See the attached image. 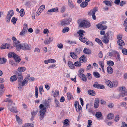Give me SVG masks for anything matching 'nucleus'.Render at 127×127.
Segmentation results:
<instances>
[{
    "instance_id": "1",
    "label": "nucleus",
    "mask_w": 127,
    "mask_h": 127,
    "mask_svg": "<svg viewBox=\"0 0 127 127\" xmlns=\"http://www.w3.org/2000/svg\"><path fill=\"white\" fill-rule=\"evenodd\" d=\"M39 108L41 109L39 112L40 119L41 120L43 119L46 112V110L48 108L47 104H45L44 105L41 104L39 106Z\"/></svg>"
},
{
    "instance_id": "2",
    "label": "nucleus",
    "mask_w": 127,
    "mask_h": 127,
    "mask_svg": "<svg viewBox=\"0 0 127 127\" xmlns=\"http://www.w3.org/2000/svg\"><path fill=\"white\" fill-rule=\"evenodd\" d=\"M77 22L80 27L87 28L91 26L90 23L86 20L79 19L78 20Z\"/></svg>"
},
{
    "instance_id": "3",
    "label": "nucleus",
    "mask_w": 127,
    "mask_h": 127,
    "mask_svg": "<svg viewBox=\"0 0 127 127\" xmlns=\"http://www.w3.org/2000/svg\"><path fill=\"white\" fill-rule=\"evenodd\" d=\"M13 101L10 98H9L8 102V104L7 105V107L8 108L9 110L11 112L16 113L17 111L16 110V107H14L13 105H15V104L13 103Z\"/></svg>"
},
{
    "instance_id": "4",
    "label": "nucleus",
    "mask_w": 127,
    "mask_h": 127,
    "mask_svg": "<svg viewBox=\"0 0 127 127\" xmlns=\"http://www.w3.org/2000/svg\"><path fill=\"white\" fill-rule=\"evenodd\" d=\"M8 56L9 57L14 58L17 62H19L20 61L21 59L19 56L14 52L9 53L8 54Z\"/></svg>"
},
{
    "instance_id": "5",
    "label": "nucleus",
    "mask_w": 127,
    "mask_h": 127,
    "mask_svg": "<svg viewBox=\"0 0 127 127\" xmlns=\"http://www.w3.org/2000/svg\"><path fill=\"white\" fill-rule=\"evenodd\" d=\"M20 47V50H30L31 48V46L26 43L21 44Z\"/></svg>"
},
{
    "instance_id": "6",
    "label": "nucleus",
    "mask_w": 127,
    "mask_h": 127,
    "mask_svg": "<svg viewBox=\"0 0 127 127\" xmlns=\"http://www.w3.org/2000/svg\"><path fill=\"white\" fill-rule=\"evenodd\" d=\"M86 108L88 112L90 113L93 114L94 113L93 106L91 104L89 103L87 104Z\"/></svg>"
},
{
    "instance_id": "7",
    "label": "nucleus",
    "mask_w": 127,
    "mask_h": 127,
    "mask_svg": "<svg viewBox=\"0 0 127 127\" xmlns=\"http://www.w3.org/2000/svg\"><path fill=\"white\" fill-rule=\"evenodd\" d=\"M105 24V22H102L96 25L97 28L99 29L103 30L106 29L107 28V27L103 24Z\"/></svg>"
},
{
    "instance_id": "8",
    "label": "nucleus",
    "mask_w": 127,
    "mask_h": 127,
    "mask_svg": "<svg viewBox=\"0 0 127 127\" xmlns=\"http://www.w3.org/2000/svg\"><path fill=\"white\" fill-rule=\"evenodd\" d=\"M71 19L70 18H67L63 20L61 23L62 26L65 25L69 24L71 21Z\"/></svg>"
},
{
    "instance_id": "9",
    "label": "nucleus",
    "mask_w": 127,
    "mask_h": 127,
    "mask_svg": "<svg viewBox=\"0 0 127 127\" xmlns=\"http://www.w3.org/2000/svg\"><path fill=\"white\" fill-rule=\"evenodd\" d=\"M19 41L14 40L13 41V44L14 46L16 48V50L17 51H19L20 50V44Z\"/></svg>"
},
{
    "instance_id": "10",
    "label": "nucleus",
    "mask_w": 127,
    "mask_h": 127,
    "mask_svg": "<svg viewBox=\"0 0 127 127\" xmlns=\"http://www.w3.org/2000/svg\"><path fill=\"white\" fill-rule=\"evenodd\" d=\"M93 86L95 88L103 89L104 88V86L103 85L99 84L97 82H95L93 85Z\"/></svg>"
},
{
    "instance_id": "11",
    "label": "nucleus",
    "mask_w": 127,
    "mask_h": 127,
    "mask_svg": "<svg viewBox=\"0 0 127 127\" xmlns=\"http://www.w3.org/2000/svg\"><path fill=\"white\" fill-rule=\"evenodd\" d=\"M108 33H106L104 35V37L102 38L103 42L105 43H107L109 41L108 37Z\"/></svg>"
},
{
    "instance_id": "12",
    "label": "nucleus",
    "mask_w": 127,
    "mask_h": 127,
    "mask_svg": "<svg viewBox=\"0 0 127 127\" xmlns=\"http://www.w3.org/2000/svg\"><path fill=\"white\" fill-rule=\"evenodd\" d=\"M98 7H95L93 9L90 10L89 12H88V14L90 15H92L95 14L96 12L98 10Z\"/></svg>"
},
{
    "instance_id": "13",
    "label": "nucleus",
    "mask_w": 127,
    "mask_h": 127,
    "mask_svg": "<svg viewBox=\"0 0 127 127\" xmlns=\"http://www.w3.org/2000/svg\"><path fill=\"white\" fill-rule=\"evenodd\" d=\"M53 38L52 37L47 38L44 40V43L46 45L49 44L53 41Z\"/></svg>"
},
{
    "instance_id": "14",
    "label": "nucleus",
    "mask_w": 127,
    "mask_h": 127,
    "mask_svg": "<svg viewBox=\"0 0 127 127\" xmlns=\"http://www.w3.org/2000/svg\"><path fill=\"white\" fill-rule=\"evenodd\" d=\"M14 14V12L12 10H11L9 11L8 12L6 17L10 19L11 17Z\"/></svg>"
},
{
    "instance_id": "15",
    "label": "nucleus",
    "mask_w": 127,
    "mask_h": 127,
    "mask_svg": "<svg viewBox=\"0 0 127 127\" xmlns=\"http://www.w3.org/2000/svg\"><path fill=\"white\" fill-rule=\"evenodd\" d=\"M68 65L71 69H74L75 68L74 64L71 61H68Z\"/></svg>"
},
{
    "instance_id": "16",
    "label": "nucleus",
    "mask_w": 127,
    "mask_h": 127,
    "mask_svg": "<svg viewBox=\"0 0 127 127\" xmlns=\"http://www.w3.org/2000/svg\"><path fill=\"white\" fill-rule=\"evenodd\" d=\"M45 64H47L49 63H54L56 62L55 60L52 59H50L48 60H45L44 61Z\"/></svg>"
},
{
    "instance_id": "17",
    "label": "nucleus",
    "mask_w": 127,
    "mask_h": 127,
    "mask_svg": "<svg viewBox=\"0 0 127 127\" xmlns=\"http://www.w3.org/2000/svg\"><path fill=\"white\" fill-rule=\"evenodd\" d=\"M117 43L118 45L121 47V49L122 48L123 46H124L125 45V43L122 40H118Z\"/></svg>"
},
{
    "instance_id": "18",
    "label": "nucleus",
    "mask_w": 127,
    "mask_h": 127,
    "mask_svg": "<svg viewBox=\"0 0 127 127\" xmlns=\"http://www.w3.org/2000/svg\"><path fill=\"white\" fill-rule=\"evenodd\" d=\"M126 89L125 87L124 86H122L119 87L118 88V90L120 92L119 93V95L121 93H124V92L125 91Z\"/></svg>"
},
{
    "instance_id": "19",
    "label": "nucleus",
    "mask_w": 127,
    "mask_h": 127,
    "mask_svg": "<svg viewBox=\"0 0 127 127\" xmlns=\"http://www.w3.org/2000/svg\"><path fill=\"white\" fill-rule=\"evenodd\" d=\"M79 61L81 63H82L83 62H86L87 60L86 59L85 56L84 55L82 56L79 58Z\"/></svg>"
},
{
    "instance_id": "20",
    "label": "nucleus",
    "mask_w": 127,
    "mask_h": 127,
    "mask_svg": "<svg viewBox=\"0 0 127 127\" xmlns=\"http://www.w3.org/2000/svg\"><path fill=\"white\" fill-rule=\"evenodd\" d=\"M70 56L73 59H76L77 58L78 56L76 54L73 52H71L70 53Z\"/></svg>"
},
{
    "instance_id": "21",
    "label": "nucleus",
    "mask_w": 127,
    "mask_h": 127,
    "mask_svg": "<svg viewBox=\"0 0 127 127\" xmlns=\"http://www.w3.org/2000/svg\"><path fill=\"white\" fill-rule=\"evenodd\" d=\"M105 82L106 84L110 88H112L113 87L112 83L110 81L107 80H105Z\"/></svg>"
},
{
    "instance_id": "22",
    "label": "nucleus",
    "mask_w": 127,
    "mask_h": 127,
    "mask_svg": "<svg viewBox=\"0 0 127 127\" xmlns=\"http://www.w3.org/2000/svg\"><path fill=\"white\" fill-rule=\"evenodd\" d=\"M68 4L70 8L73 9L74 7V5L73 4L72 0H68Z\"/></svg>"
},
{
    "instance_id": "23",
    "label": "nucleus",
    "mask_w": 127,
    "mask_h": 127,
    "mask_svg": "<svg viewBox=\"0 0 127 127\" xmlns=\"http://www.w3.org/2000/svg\"><path fill=\"white\" fill-rule=\"evenodd\" d=\"M17 75L18 76V80L19 82H21V81L23 79V77L22 75V73H18L17 74Z\"/></svg>"
},
{
    "instance_id": "24",
    "label": "nucleus",
    "mask_w": 127,
    "mask_h": 127,
    "mask_svg": "<svg viewBox=\"0 0 127 127\" xmlns=\"http://www.w3.org/2000/svg\"><path fill=\"white\" fill-rule=\"evenodd\" d=\"M117 53V52L114 50H110L108 53V56L110 57L113 56V54H116Z\"/></svg>"
},
{
    "instance_id": "25",
    "label": "nucleus",
    "mask_w": 127,
    "mask_h": 127,
    "mask_svg": "<svg viewBox=\"0 0 127 127\" xmlns=\"http://www.w3.org/2000/svg\"><path fill=\"white\" fill-rule=\"evenodd\" d=\"M83 52L87 54H90L91 53V50L85 48L83 51Z\"/></svg>"
},
{
    "instance_id": "26",
    "label": "nucleus",
    "mask_w": 127,
    "mask_h": 127,
    "mask_svg": "<svg viewBox=\"0 0 127 127\" xmlns=\"http://www.w3.org/2000/svg\"><path fill=\"white\" fill-rule=\"evenodd\" d=\"M88 94L92 96H94L95 95V93L94 91L92 90H89L88 91Z\"/></svg>"
},
{
    "instance_id": "27",
    "label": "nucleus",
    "mask_w": 127,
    "mask_h": 127,
    "mask_svg": "<svg viewBox=\"0 0 127 127\" xmlns=\"http://www.w3.org/2000/svg\"><path fill=\"white\" fill-rule=\"evenodd\" d=\"M67 96L68 99L69 100L73 99V95L70 92H68L67 93Z\"/></svg>"
},
{
    "instance_id": "28",
    "label": "nucleus",
    "mask_w": 127,
    "mask_h": 127,
    "mask_svg": "<svg viewBox=\"0 0 127 127\" xmlns=\"http://www.w3.org/2000/svg\"><path fill=\"white\" fill-rule=\"evenodd\" d=\"M125 96H127V90H125L124 93H121L119 95V97H123Z\"/></svg>"
},
{
    "instance_id": "29",
    "label": "nucleus",
    "mask_w": 127,
    "mask_h": 127,
    "mask_svg": "<svg viewBox=\"0 0 127 127\" xmlns=\"http://www.w3.org/2000/svg\"><path fill=\"white\" fill-rule=\"evenodd\" d=\"M103 2L106 5L111 7L112 5L111 3L109 1L107 0L104 1Z\"/></svg>"
},
{
    "instance_id": "30",
    "label": "nucleus",
    "mask_w": 127,
    "mask_h": 127,
    "mask_svg": "<svg viewBox=\"0 0 127 127\" xmlns=\"http://www.w3.org/2000/svg\"><path fill=\"white\" fill-rule=\"evenodd\" d=\"M79 39L81 41L84 43L86 42V41L88 40V39L86 38L83 36L79 37Z\"/></svg>"
},
{
    "instance_id": "31",
    "label": "nucleus",
    "mask_w": 127,
    "mask_h": 127,
    "mask_svg": "<svg viewBox=\"0 0 127 127\" xmlns=\"http://www.w3.org/2000/svg\"><path fill=\"white\" fill-rule=\"evenodd\" d=\"M18 77L16 75H14L11 76L10 78V80L11 82H14L17 79Z\"/></svg>"
},
{
    "instance_id": "32",
    "label": "nucleus",
    "mask_w": 127,
    "mask_h": 127,
    "mask_svg": "<svg viewBox=\"0 0 127 127\" xmlns=\"http://www.w3.org/2000/svg\"><path fill=\"white\" fill-rule=\"evenodd\" d=\"M93 74L94 76L96 78H99L100 77V74L97 72H94L93 73Z\"/></svg>"
},
{
    "instance_id": "33",
    "label": "nucleus",
    "mask_w": 127,
    "mask_h": 127,
    "mask_svg": "<svg viewBox=\"0 0 127 127\" xmlns=\"http://www.w3.org/2000/svg\"><path fill=\"white\" fill-rule=\"evenodd\" d=\"M58 9L57 7H55L48 10V12H57L58 11Z\"/></svg>"
},
{
    "instance_id": "34",
    "label": "nucleus",
    "mask_w": 127,
    "mask_h": 127,
    "mask_svg": "<svg viewBox=\"0 0 127 127\" xmlns=\"http://www.w3.org/2000/svg\"><path fill=\"white\" fill-rule=\"evenodd\" d=\"M107 71L108 73L111 74L113 72V69L111 67L108 66L107 67Z\"/></svg>"
},
{
    "instance_id": "35",
    "label": "nucleus",
    "mask_w": 127,
    "mask_h": 127,
    "mask_svg": "<svg viewBox=\"0 0 127 127\" xmlns=\"http://www.w3.org/2000/svg\"><path fill=\"white\" fill-rule=\"evenodd\" d=\"M85 33V32L83 30H80L77 32V33L79 35L80 37L83 36V33Z\"/></svg>"
},
{
    "instance_id": "36",
    "label": "nucleus",
    "mask_w": 127,
    "mask_h": 127,
    "mask_svg": "<svg viewBox=\"0 0 127 127\" xmlns=\"http://www.w3.org/2000/svg\"><path fill=\"white\" fill-rule=\"evenodd\" d=\"M99 100H95L94 103V107L95 108H98L99 106Z\"/></svg>"
},
{
    "instance_id": "37",
    "label": "nucleus",
    "mask_w": 127,
    "mask_h": 127,
    "mask_svg": "<svg viewBox=\"0 0 127 127\" xmlns=\"http://www.w3.org/2000/svg\"><path fill=\"white\" fill-rule=\"evenodd\" d=\"M107 64L110 67L114 65V62L112 61L109 60L107 61Z\"/></svg>"
},
{
    "instance_id": "38",
    "label": "nucleus",
    "mask_w": 127,
    "mask_h": 127,
    "mask_svg": "<svg viewBox=\"0 0 127 127\" xmlns=\"http://www.w3.org/2000/svg\"><path fill=\"white\" fill-rule=\"evenodd\" d=\"M16 121L19 124H21L22 123V120L17 115H16Z\"/></svg>"
},
{
    "instance_id": "39",
    "label": "nucleus",
    "mask_w": 127,
    "mask_h": 127,
    "mask_svg": "<svg viewBox=\"0 0 127 127\" xmlns=\"http://www.w3.org/2000/svg\"><path fill=\"white\" fill-rule=\"evenodd\" d=\"M82 49L80 47L78 48L75 49V52L77 54H79L81 52Z\"/></svg>"
},
{
    "instance_id": "40",
    "label": "nucleus",
    "mask_w": 127,
    "mask_h": 127,
    "mask_svg": "<svg viewBox=\"0 0 127 127\" xmlns=\"http://www.w3.org/2000/svg\"><path fill=\"white\" fill-rule=\"evenodd\" d=\"M95 40L96 42L98 43L101 46H102L103 44L101 40L99 39L98 38H96L95 39Z\"/></svg>"
},
{
    "instance_id": "41",
    "label": "nucleus",
    "mask_w": 127,
    "mask_h": 127,
    "mask_svg": "<svg viewBox=\"0 0 127 127\" xmlns=\"http://www.w3.org/2000/svg\"><path fill=\"white\" fill-rule=\"evenodd\" d=\"M9 45L8 43H6L4 45L2 46L1 48L2 49H9Z\"/></svg>"
},
{
    "instance_id": "42",
    "label": "nucleus",
    "mask_w": 127,
    "mask_h": 127,
    "mask_svg": "<svg viewBox=\"0 0 127 127\" xmlns=\"http://www.w3.org/2000/svg\"><path fill=\"white\" fill-rule=\"evenodd\" d=\"M114 118L113 114L111 113L109 114L107 116V118L109 120L113 119Z\"/></svg>"
},
{
    "instance_id": "43",
    "label": "nucleus",
    "mask_w": 127,
    "mask_h": 127,
    "mask_svg": "<svg viewBox=\"0 0 127 127\" xmlns=\"http://www.w3.org/2000/svg\"><path fill=\"white\" fill-rule=\"evenodd\" d=\"M26 68L24 67H19L17 69L19 72H24L26 70Z\"/></svg>"
},
{
    "instance_id": "44",
    "label": "nucleus",
    "mask_w": 127,
    "mask_h": 127,
    "mask_svg": "<svg viewBox=\"0 0 127 127\" xmlns=\"http://www.w3.org/2000/svg\"><path fill=\"white\" fill-rule=\"evenodd\" d=\"M81 63L78 61L75 62L74 63V65L77 67H79L81 66Z\"/></svg>"
},
{
    "instance_id": "45",
    "label": "nucleus",
    "mask_w": 127,
    "mask_h": 127,
    "mask_svg": "<svg viewBox=\"0 0 127 127\" xmlns=\"http://www.w3.org/2000/svg\"><path fill=\"white\" fill-rule=\"evenodd\" d=\"M59 92L57 90H56L53 94V96L54 97H56L59 95Z\"/></svg>"
},
{
    "instance_id": "46",
    "label": "nucleus",
    "mask_w": 127,
    "mask_h": 127,
    "mask_svg": "<svg viewBox=\"0 0 127 127\" xmlns=\"http://www.w3.org/2000/svg\"><path fill=\"white\" fill-rule=\"evenodd\" d=\"M88 5V3L85 2H83L80 4V6L81 7L84 8L87 6Z\"/></svg>"
},
{
    "instance_id": "47",
    "label": "nucleus",
    "mask_w": 127,
    "mask_h": 127,
    "mask_svg": "<svg viewBox=\"0 0 127 127\" xmlns=\"http://www.w3.org/2000/svg\"><path fill=\"white\" fill-rule=\"evenodd\" d=\"M84 72V70L82 68H81L78 71L79 74H78V75L79 76H81L83 74V73Z\"/></svg>"
},
{
    "instance_id": "48",
    "label": "nucleus",
    "mask_w": 127,
    "mask_h": 127,
    "mask_svg": "<svg viewBox=\"0 0 127 127\" xmlns=\"http://www.w3.org/2000/svg\"><path fill=\"white\" fill-rule=\"evenodd\" d=\"M80 78H82V80L83 81L86 82L87 81V78L85 75L83 74L81 76H79Z\"/></svg>"
},
{
    "instance_id": "49",
    "label": "nucleus",
    "mask_w": 127,
    "mask_h": 127,
    "mask_svg": "<svg viewBox=\"0 0 127 127\" xmlns=\"http://www.w3.org/2000/svg\"><path fill=\"white\" fill-rule=\"evenodd\" d=\"M6 61V59L4 58L1 59L0 60V64H2L5 63Z\"/></svg>"
},
{
    "instance_id": "50",
    "label": "nucleus",
    "mask_w": 127,
    "mask_h": 127,
    "mask_svg": "<svg viewBox=\"0 0 127 127\" xmlns=\"http://www.w3.org/2000/svg\"><path fill=\"white\" fill-rule=\"evenodd\" d=\"M19 12L20 13V16L21 17H23L24 16L25 13L23 9H21Z\"/></svg>"
},
{
    "instance_id": "51",
    "label": "nucleus",
    "mask_w": 127,
    "mask_h": 127,
    "mask_svg": "<svg viewBox=\"0 0 127 127\" xmlns=\"http://www.w3.org/2000/svg\"><path fill=\"white\" fill-rule=\"evenodd\" d=\"M69 121L67 119H66L64 121V124L66 126H67L69 124Z\"/></svg>"
},
{
    "instance_id": "52",
    "label": "nucleus",
    "mask_w": 127,
    "mask_h": 127,
    "mask_svg": "<svg viewBox=\"0 0 127 127\" xmlns=\"http://www.w3.org/2000/svg\"><path fill=\"white\" fill-rule=\"evenodd\" d=\"M35 97L36 98H38V88L37 86H36L35 88Z\"/></svg>"
},
{
    "instance_id": "53",
    "label": "nucleus",
    "mask_w": 127,
    "mask_h": 127,
    "mask_svg": "<svg viewBox=\"0 0 127 127\" xmlns=\"http://www.w3.org/2000/svg\"><path fill=\"white\" fill-rule=\"evenodd\" d=\"M36 114V112L33 111L31 112V114L32 115V118H31V120H33V119L34 117Z\"/></svg>"
},
{
    "instance_id": "54",
    "label": "nucleus",
    "mask_w": 127,
    "mask_h": 127,
    "mask_svg": "<svg viewBox=\"0 0 127 127\" xmlns=\"http://www.w3.org/2000/svg\"><path fill=\"white\" fill-rule=\"evenodd\" d=\"M95 116L97 118H99L102 116V114L100 112H97L95 114Z\"/></svg>"
},
{
    "instance_id": "55",
    "label": "nucleus",
    "mask_w": 127,
    "mask_h": 127,
    "mask_svg": "<svg viewBox=\"0 0 127 127\" xmlns=\"http://www.w3.org/2000/svg\"><path fill=\"white\" fill-rule=\"evenodd\" d=\"M17 20V18L13 17L12 19L11 20V21L13 23V24L15 25L16 24V21Z\"/></svg>"
},
{
    "instance_id": "56",
    "label": "nucleus",
    "mask_w": 127,
    "mask_h": 127,
    "mask_svg": "<svg viewBox=\"0 0 127 127\" xmlns=\"http://www.w3.org/2000/svg\"><path fill=\"white\" fill-rule=\"evenodd\" d=\"M34 125L32 124L27 123L25 124V127H33Z\"/></svg>"
},
{
    "instance_id": "57",
    "label": "nucleus",
    "mask_w": 127,
    "mask_h": 127,
    "mask_svg": "<svg viewBox=\"0 0 127 127\" xmlns=\"http://www.w3.org/2000/svg\"><path fill=\"white\" fill-rule=\"evenodd\" d=\"M98 64L101 68L104 67V62L103 61H99L98 62Z\"/></svg>"
},
{
    "instance_id": "58",
    "label": "nucleus",
    "mask_w": 127,
    "mask_h": 127,
    "mask_svg": "<svg viewBox=\"0 0 127 127\" xmlns=\"http://www.w3.org/2000/svg\"><path fill=\"white\" fill-rule=\"evenodd\" d=\"M86 45H89L91 46H92L93 45V44L90 41H89L88 40L87 41H86V42L85 43Z\"/></svg>"
},
{
    "instance_id": "59",
    "label": "nucleus",
    "mask_w": 127,
    "mask_h": 127,
    "mask_svg": "<svg viewBox=\"0 0 127 127\" xmlns=\"http://www.w3.org/2000/svg\"><path fill=\"white\" fill-rule=\"evenodd\" d=\"M69 30V28L68 27H66L62 31L63 32L65 33L67 32H68Z\"/></svg>"
},
{
    "instance_id": "60",
    "label": "nucleus",
    "mask_w": 127,
    "mask_h": 127,
    "mask_svg": "<svg viewBox=\"0 0 127 127\" xmlns=\"http://www.w3.org/2000/svg\"><path fill=\"white\" fill-rule=\"evenodd\" d=\"M39 89L40 94L42 95V92H43L44 91L42 86H40L39 87Z\"/></svg>"
},
{
    "instance_id": "61",
    "label": "nucleus",
    "mask_w": 127,
    "mask_h": 127,
    "mask_svg": "<svg viewBox=\"0 0 127 127\" xmlns=\"http://www.w3.org/2000/svg\"><path fill=\"white\" fill-rule=\"evenodd\" d=\"M118 83L117 81H115L113 82L112 83V85L113 87H115L117 86L118 85Z\"/></svg>"
},
{
    "instance_id": "62",
    "label": "nucleus",
    "mask_w": 127,
    "mask_h": 127,
    "mask_svg": "<svg viewBox=\"0 0 127 127\" xmlns=\"http://www.w3.org/2000/svg\"><path fill=\"white\" fill-rule=\"evenodd\" d=\"M22 86H23L22 85L21 82H19L18 88V89L20 90H21L22 88Z\"/></svg>"
},
{
    "instance_id": "63",
    "label": "nucleus",
    "mask_w": 127,
    "mask_h": 127,
    "mask_svg": "<svg viewBox=\"0 0 127 127\" xmlns=\"http://www.w3.org/2000/svg\"><path fill=\"white\" fill-rule=\"evenodd\" d=\"M55 103L56 104L55 106L56 107H57L60 106L59 102V101L56 99H55Z\"/></svg>"
},
{
    "instance_id": "64",
    "label": "nucleus",
    "mask_w": 127,
    "mask_h": 127,
    "mask_svg": "<svg viewBox=\"0 0 127 127\" xmlns=\"http://www.w3.org/2000/svg\"><path fill=\"white\" fill-rule=\"evenodd\" d=\"M122 52L124 55H126L127 54V50L125 48L122 49Z\"/></svg>"
}]
</instances>
